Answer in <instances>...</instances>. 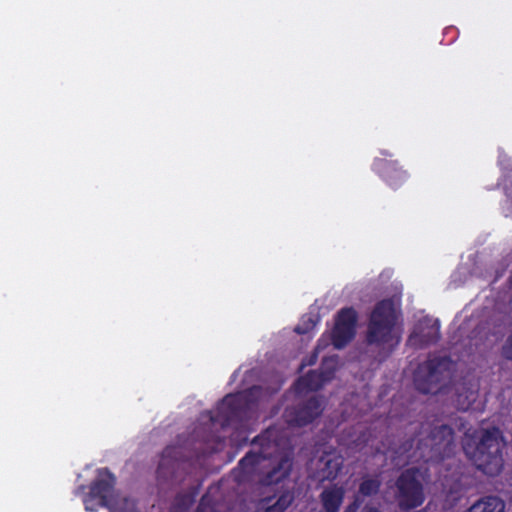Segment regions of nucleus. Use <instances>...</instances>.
Here are the masks:
<instances>
[{
	"mask_svg": "<svg viewBox=\"0 0 512 512\" xmlns=\"http://www.w3.org/2000/svg\"><path fill=\"white\" fill-rule=\"evenodd\" d=\"M381 485L382 482L379 476H363L358 487V495L354 496L352 502L349 503L344 512H358L363 502L360 496L372 497L377 495L380 491Z\"/></svg>",
	"mask_w": 512,
	"mask_h": 512,
	"instance_id": "15",
	"label": "nucleus"
},
{
	"mask_svg": "<svg viewBox=\"0 0 512 512\" xmlns=\"http://www.w3.org/2000/svg\"><path fill=\"white\" fill-rule=\"evenodd\" d=\"M504 445L502 432L497 427L466 432L462 440L465 455L478 470L489 476L498 475L502 471Z\"/></svg>",
	"mask_w": 512,
	"mask_h": 512,
	"instance_id": "3",
	"label": "nucleus"
},
{
	"mask_svg": "<svg viewBox=\"0 0 512 512\" xmlns=\"http://www.w3.org/2000/svg\"><path fill=\"white\" fill-rule=\"evenodd\" d=\"M189 457L184 453L181 445H168L161 453L157 468L158 476H164L174 472L179 462L186 461Z\"/></svg>",
	"mask_w": 512,
	"mask_h": 512,
	"instance_id": "14",
	"label": "nucleus"
},
{
	"mask_svg": "<svg viewBox=\"0 0 512 512\" xmlns=\"http://www.w3.org/2000/svg\"><path fill=\"white\" fill-rule=\"evenodd\" d=\"M382 154H383V155H385V156H391V154H390V153H388V152H386V151H385V152H382Z\"/></svg>",
	"mask_w": 512,
	"mask_h": 512,
	"instance_id": "29",
	"label": "nucleus"
},
{
	"mask_svg": "<svg viewBox=\"0 0 512 512\" xmlns=\"http://www.w3.org/2000/svg\"><path fill=\"white\" fill-rule=\"evenodd\" d=\"M429 479L427 468L410 467L403 470L395 481V499L401 510L420 507L425 501L424 483Z\"/></svg>",
	"mask_w": 512,
	"mask_h": 512,
	"instance_id": "4",
	"label": "nucleus"
},
{
	"mask_svg": "<svg viewBox=\"0 0 512 512\" xmlns=\"http://www.w3.org/2000/svg\"><path fill=\"white\" fill-rule=\"evenodd\" d=\"M84 505L87 511H97L98 507H101V505L99 504V499L92 498L90 493L84 499Z\"/></svg>",
	"mask_w": 512,
	"mask_h": 512,
	"instance_id": "27",
	"label": "nucleus"
},
{
	"mask_svg": "<svg viewBox=\"0 0 512 512\" xmlns=\"http://www.w3.org/2000/svg\"><path fill=\"white\" fill-rule=\"evenodd\" d=\"M316 326V321L312 317L303 318L302 322L295 327V332L300 335L307 334Z\"/></svg>",
	"mask_w": 512,
	"mask_h": 512,
	"instance_id": "25",
	"label": "nucleus"
},
{
	"mask_svg": "<svg viewBox=\"0 0 512 512\" xmlns=\"http://www.w3.org/2000/svg\"><path fill=\"white\" fill-rule=\"evenodd\" d=\"M448 357H433L418 365L414 373L415 388L422 394H437L449 376Z\"/></svg>",
	"mask_w": 512,
	"mask_h": 512,
	"instance_id": "7",
	"label": "nucleus"
},
{
	"mask_svg": "<svg viewBox=\"0 0 512 512\" xmlns=\"http://www.w3.org/2000/svg\"><path fill=\"white\" fill-rule=\"evenodd\" d=\"M357 312L352 307H345L338 311L335 324L331 332L332 344L336 349L344 348L356 333Z\"/></svg>",
	"mask_w": 512,
	"mask_h": 512,
	"instance_id": "9",
	"label": "nucleus"
},
{
	"mask_svg": "<svg viewBox=\"0 0 512 512\" xmlns=\"http://www.w3.org/2000/svg\"><path fill=\"white\" fill-rule=\"evenodd\" d=\"M414 437L402 442L395 453L408 462L439 463L454 453V430L446 424L432 427L419 423L413 429Z\"/></svg>",
	"mask_w": 512,
	"mask_h": 512,
	"instance_id": "2",
	"label": "nucleus"
},
{
	"mask_svg": "<svg viewBox=\"0 0 512 512\" xmlns=\"http://www.w3.org/2000/svg\"><path fill=\"white\" fill-rule=\"evenodd\" d=\"M501 355L503 358L512 361V332L509 334L501 348Z\"/></svg>",
	"mask_w": 512,
	"mask_h": 512,
	"instance_id": "26",
	"label": "nucleus"
},
{
	"mask_svg": "<svg viewBox=\"0 0 512 512\" xmlns=\"http://www.w3.org/2000/svg\"><path fill=\"white\" fill-rule=\"evenodd\" d=\"M325 381L326 377L323 373L310 370L305 375L297 379L295 383V389L299 393L318 391L323 387Z\"/></svg>",
	"mask_w": 512,
	"mask_h": 512,
	"instance_id": "19",
	"label": "nucleus"
},
{
	"mask_svg": "<svg viewBox=\"0 0 512 512\" xmlns=\"http://www.w3.org/2000/svg\"><path fill=\"white\" fill-rule=\"evenodd\" d=\"M198 495V488L191 487L189 491L178 493L171 505L170 512H189Z\"/></svg>",
	"mask_w": 512,
	"mask_h": 512,
	"instance_id": "21",
	"label": "nucleus"
},
{
	"mask_svg": "<svg viewBox=\"0 0 512 512\" xmlns=\"http://www.w3.org/2000/svg\"><path fill=\"white\" fill-rule=\"evenodd\" d=\"M373 169L394 190L400 188L409 177L407 171L400 166L397 160L375 159Z\"/></svg>",
	"mask_w": 512,
	"mask_h": 512,
	"instance_id": "10",
	"label": "nucleus"
},
{
	"mask_svg": "<svg viewBox=\"0 0 512 512\" xmlns=\"http://www.w3.org/2000/svg\"><path fill=\"white\" fill-rule=\"evenodd\" d=\"M345 498V489L338 484L325 487L319 494L322 512H339Z\"/></svg>",
	"mask_w": 512,
	"mask_h": 512,
	"instance_id": "16",
	"label": "nucleus"
},
{
	"mask_svg": "<svg viewBox=\"0 0 512 512\" xmlns=\"http://www.w3.org/2000/svg\"><path fill=\"white\" fill-rule=\"evenodd\" d=\"M343 468V457L335 451L325 452L318 460L317 477L320 482L335 480Z\"/></svg>",
	"mask_w": 512,
	"mask_h": 512,
	"instance_id": "13",
	"label": "nucleus"
},
{
	"mask_svg": "<svg viewBox=\"0 0 512 512\" xmlns=\"http://www.w3.org/2000/svg\"><path fill=\"white\" fill-rule=\"evenodd\" d=\"M440 324L438 320L425 319L418 323L409 336L411 345L417 348H426L436 344L440 339Z\"/></svg>",
	"mask_w": 512,
	"mask_h": 512,
	"instance_id": "12",
	"label": "nucleus"
},
{
	"mask_svg": "<svg viewBox=\"0 0 512 512\" xmlns=\"http://www.w3.org/2000/svg\"><path fill=\"white\" fill-rule=\"evenodd\" d=\"M294 495L290 491H284L279 496L262 498L255 512H284L293 502Z\"/></svg>",
	"mask_w": 512,
	"mask_h": 512,
	"instance_id": "17",
	"label": "nucleus"
},
{
	"mask_svg": "<svg viewBox=\"0 0 512 512\" xmlns=\"http://www.w3.org/2000/svg\"><path fill=\"white\" fill-rule=\"evenodd\" d=\"M275 435L276 430L268 428L253 439L252 444L259 446V451H250L240 459L237 467L234 469L235 478L238 482L248 480L260 468L265 467L264 462L266 461H269L271 467L260 479L263 485L278 484L290 475L293 467V458L287 454L275 455V452L278 450Z\"/></svg>",
	"mask_w": 512,
	"mask_h": 512,
	"instance_id": "1",
	"label": "nucleus"
},
{
	"mask_svg": "<svg viewBox=\"0 0 512 512\" xmlns=\"http://www.w3.org/2000/svg\"><path fill=\"white\" fill-rule=\"evenodd\" d=\"M505 503L497 496H485L472 504L466 512H504Z\"/></svg>",
	"mask_w": 512,
	"mask_h": 512,
	"instance_id": "20",
	"label": "nucleus"
},
{
	"mask_svg": "<svg viewBox=\"0 0 512 512\" xmlns=\"http://www.w3.org/2000/svg\"><path fill=\"white\" fill-rule=\"evenodd\" d=\"M256 386L236 394H227L217 405L215 415L210 416L211 423H219L226 428L242 421L255 406L254 391Z\"/></svg>",
	"mask_w": 512,
	"mask_h": 512,
	"instance_id": "6",
	"label": "nucleus"
},
{
	"mask_svg": "<svg viewBox=\"0 0 512 512\" xmlns=\"http://www.w3.org/2000/svg\"><path fill=\"white\" fill-rule=\"evenodd\" d=\"M316 326V321L312 317L303 318L302 322L295 327V332L300 335L307 334Z\"/></svg>",
	"mask_w": 512,
	"mask_h": 512,
	"instance_id": "24",
	"label": "nucleus"
},
{
	"mask_svg": "<svg viewBox=\"0 0 512 512\" xmlns=\"http://www.w3.org/2000/svg\"><path fill=\"white\" fill-rule=\"evenodd\" d=\"M213 489V487H210L201 497L195 512H219L218 503L212 495Z\"/></svg>",
	"mask_w": 512,
	"mask_h": 512,
	"instance_id": "23",
	"label": "nucleus"
},
{
	"mask_svg": "<svg viewBox=\"0 0 512 512\" xmlns=\"http://www.w3.org/2000/svg\"><path fill=\"white\" fill-rule=\"evenodd\" d=\"M107 508L109 512H139L136 508V502L128 497L121 499H115L114 497Z\"/></svg>",
	"mask_w": 512,
	"mask_h": 512,
	"instance_id": "22",
	"label": "nucleus"
},
{
	"mask_svg": "<svg viewBox=\"0 0 512 512\" xmlns=\"http://www.w3.org/2000/svg\"><path fill=\"white\" fill-rule=\"evenodd\" d=\"M479 386L476 383L463 382L456 388V403L460 410L466 411L476 402Z\"/></svg>",
	"mask_w": 512,
	"mask_h": 512,
	"instance_id": "18",
	"label": "nucleus"
},
{
	"mask_svg": "<svg viewBox=\"0 0 512 512\" xmlns=\"http://www.w3.org/2000/svg\"><path fill=\"white\" fill-rule=\"evenodd\" d=\"M323 412L322 401L317 396H312L284 411V418L289 426L304 427L312 423Z\"/></svg>",
	"mask_w": 512,
	"mask_h": 512,
	"instance_id": "8",
	"label": "nucleus"
},
{
	"mask_svg": "<svg viewBox=\"0 0 512 512\" xmlns=\"http://www.w3.org/2000/svg\"><path fill=\"white\" fill-rule=\"evenodd\" d=\"M116 478L108 468L98 470L97 478L91 483L90 491L92 498H98L101 507H108L114 498V487Z\"/></svg>",
	"mask_w": 512,
	"mask_h": 512,
	"instance_id": "11",
	"label": "nucleus"
},
{
	"mask_svg": "<svg viewBox=\"0 0 512 512\" xmlns=\"http://www.w3.org/2000/svg\"><path fill=\"white\" fill-rule=\"evenodd\" d=\"M397 322L395 305L392 299H383L374 306L367 326L368 344L384 345L393 341Z\"/></svg>",
	"mask_w": 512,
	"mask_h": 512,
	"instance_id": "5",
	"label": "nucleus"
},
{
	"mask_svg": "<svg viewBox=\"0 0 512 512\" xmlns=\"http://www.w3.org/2000/svg\"><path fill=\"white\" fill-rule=\"evenodd\" d=\"M362 512H381V511L377 507L367 504L363 507Z\"/></svg>",
	"mask_w": 512,
	"mask_h": 512,
	"instance_id": "28",
	"label": "nucleus"
}]
</instances>
